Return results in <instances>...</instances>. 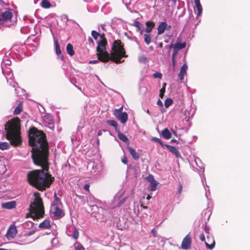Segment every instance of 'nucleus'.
Returning a JSON list of instances; mask_svg holds the SVG:
<instances>
[{"instance_id": "nucleus-1", "label": "nucleus", "mask_w": 250, "mask_h": 250, "mask_svg": "<svg viewBox=\"0 0 250 250\" xmlns=\"http://www.w3.org/2000/svg\"><path fill=\"white\" fill-rule=\"evenodd\" d=\"M29 144L33 146L32 157L35 164L42 167V170H36L28 175L30 185L40 190L49 188L54 178L48 173V146L45 134L33 127L29 133Z\"/></svg>"}, {"instance_id": "nucleus-2", "label": "nucleus", "mask_w": 250, "mask_h": 250, "mask_svg": "<svg viewBox=\"0 0 250 250\" xmlns=\"http://www.w3.org/2000/svg\"><path fill=\"white\" fill-rule=\"evenodd\" d=\"M91 35L93 38L97 41V54L98 60L103 62H108L109 60L116 63H120L124 62L121 59L123 57H126L125 52L120 40H116L114 42L111 55L106 51L107 41L104 37V35H101L98 32L93 30Z\"/></svg>"}, {"instance_id": "nucleus-3", "label": "nucleus", "mask_w": 250, "mask_h": 250, "mask_svg": "<svg viewBox=\"0 0 250 250\" xmlns=\"http://www.w3.org/2000/svg\"><path fill=\"white\" fill-rule=\"evenodd\" d=\"M6 139L10 141V144L17 146L21 143L20 136V120L14 118L9 121L5 125Z\"/></svg>"}, {"instance_id": "nucleus-4", "label": "nucleus", "mask_w": 250, "mask_h": 250, "mask_svg": "<svg viewBox=\"0 0 250 250\" xmlns=\"http://www.w3.org/2000/svg\"><path fill=\"white\" fill-rule=\"evenodd\" d=\"M34 200L30 205V214L34 220L42 217L44 213V206L40 193H34Z\"/></svg>"}, {"instance_id": "nucleus-5", "label": "nucleus", "mask_w": 250, "mask_h": 250, "mask_svg": "<svg viewBox=\"0 0 250 250\" xmlns=\"http://www.w3.org/2000/svg\"><path fill=\"white\" fill-rule=\"evenodd\" d=\"M13 17V10L8 9L0 14V25H8V22L11 21Z\"/></svg>"}, {"instance_id": "nucleus-6", "label": "nucleus", "mask_w": 250, "mask_h": 250, "mask_svg": "<svg viewBox=\"0 0 250 250\" xmlns=\"http://www.w3.org/2000/svg\"><path fill=\"white\" fill-rule=\"evenodd\" d=\"M62 204H52L50 208V212L55 217L60 218L64 215L62 209Z\"/></svg>"}, {"instance_id": "nucleus-7", "label": "nucleus", "mask_w": 250, "mask_h": 250, "mask_svg": "<svg viewBox=\"0 0 250 250\" xmlns=\"http://www.w3.org/2000/svg\"><path fill=\"white\" fill-rule=\"evenodd\" d=\"M123 107H120L119 109H115L114 114L122 124H125L127 120L128 115L126 112H123Z\"/></svg>"}, {"instance_id": "nucleus-8", "label": "nucleus", "mask_w": 250, "mask_h": 250, "mask_svg": "<svg viewBox=\"0 0 250 250\" xmlns=\"http://www.w3.org/2000/svg\"><path fill=\"white\" fill-rule=\"evenodd\" d=\"M17 234V229L16 227L14 225H11L9 227L5 236L8 240H10L14 238Z\"/></svg>"}, {"instance_id": "nucleus-9", "label": "nucleus", "mask_w": 250, "mask_h": 250, "mask_svg": "<svg viewBox=\"0 0 250 250\" xmlns=\"http://www.w3.org/2000/svg\"><path fill=\"white\" fill-rule=\"evenodd\" d=\"M42 120L45 126H47L50 129L54 128V122L52 119V117L47 114L43 116Z\"/></svg>"}, {"instance_id": "nucleus-10", "label": "nucleus", "mask_w": 250, "mask_h": 250, "mask_svg": "<svg viewBox=\"0 0 250 250\" xmlns=\"http://www.w3.org/2000/svg\"><path fill=\"white\" fill-rule=\"evenodd\" d=\"M191 245V237L189 234L186 235V236L184 238L182 243L181 247L183 249L188 250L189 249Z\"/></svg>"}, {"instance_id": "nucleus-11", "label": "nucleus", "mask_w": 250, "mask_h": 250, "mask_svg": "<svg viewBox=\"0 0 250 250\" xmlns=\"http://www.w3.org/2000/svg\"><path fill=\"white\" fill-rule=\"evenodd\" d=\"M148 181L150 184V190L152 191H155L157 189V186L158 184L157 181H156L153 176L151 175H149L147 177Z\"/></svg>"}, {"instance_id": "nucleus-12", "label": "nucleus", "mask_w": 250, "mask_h": 250, "mask_svg": "<svg viewBox=\"0 0 250 250\" xmlns=\"http://www.w3.org/2000/svg\"><path fill=\"white\" fill-rule=\"evenodd\" d=\"M207 236V242H205L206 247L208 249H212L215 245V241L211 235H209L208 232Z\"/></svg>"}, {"instance_id": "nucleus-13", "label": "nucleus", "mask_w": 250, "mask_h": 250, "mask_svg": "<svg viewBox=\"0 0 250 250\" xmlns=\"http://www.w3.org/2000/svg\"><path fill=\"white\" fill-rule=\"evenodd\" d=\"M127 149L135 160H138L139 159L140 154L136 150L130 146H127Z\"/></svg>"}, {"instance_id": "nucleus-14", "label": "nucleus", "mask_w": 250, "mask_h": 250, "mask_svg": "<svg viewBox=\"0 0 250 250\" xmlns=\"http://www.w3.org/2000/svg\"><path fill=\"white\" fill-rule=\"evenodd\" d=\"M166 147L168 149L169 151L176 157L179 158L181 157V155L179 151L175 146L166 145Z\"/></svg>"}, {"instance_id": "nucleus-15", "label": "nucleus", "mask_w": 250, "mask_h": 250, "mask_svg": "<svg viewBox=\"0 0 250 250\" xmlns=\"http://www.w3.org/2000/svg\"><path fill=\"white\" fill-rule=\"evenodd\" d=\"M188 70V65L187 64L185 63L182 66L180 73L178 75V77L180 80H183L184 79V75L187 73V71Z\"/></svg>"}, {"instance_id": "nucleus-16", "label": "nucleus", "mask_w": 250, "mask_h": 250, "mask_svg": "<svg viewBox=\"0 0 250 250\" xmlns=\"http://www.w3.org/2000/svg\"><path fill=\"white\" fill-rule=\"evenodd\" d=\"M16 203L15 201H10L4 203L2 204V207L6 209H12L15 208Z\"/></svg>"}, {"instance_id": "nucleus-17", "label": "nucleus", "mask_w": 250, "mask_h": 250, "mask_svg": "<svg viewBox=\"0 0 250 250\" xmlns=\"http://www.w3.org/2000/svg\"><path fill=\"white\" fill-rule=\"evenodd\" d=\"M186 46L185 42L183 43H176L173 45H171L169 47L170 48H173L174 50H180L184 48Z\"/></svg>"}, {"instance_id": "nucleus-18", "label": "nucleus", "mask_w": 250, "mask_h": 250, "mask_svg": "<svg viewBox=\"0 0 250 250\" xmlns=\"http://www.w3.org/2000/svg\"><path fill=\"white\" fill-rule=\"evenodd\" d=\"M167 24L166 22H161L158 27V34L161 35L163 34L166 30Z\"/></svg>"}, {"instance_id": "nucleus-19", "label": "nucleus", "mask_w": 250, "mask_h": 250, "mask_svg": "<svg viewBox=\"0 0 250 250\" xmlns=\"http://www.w3.org/2000/svg\"><path fill=\"white\" fill-rule=\"evenodd\" d=\"M133 25L136 27L137 31L139 32L140 35H142L144 32V27L143 25L138 21H135Z\"/></svg>"}, {"instance_id": "nucleus-20", "label": "nucleus", "mask_w": 250, "mask_h": 250, "mask_svg": "<svg viewBox=\"0 0 250 250\" xmlns=\"http://www.w3.org/2000/svg\"><path fill=\"white\" fill-rule=\"evenodd\" d=\"M146 28L145 29V31L146 33L150 34L155 26V23L152 21H148L146 22Z\"/></svg>"}, {"instance_id": "nucleus-21", "label": "nucleus", "mask_w": 250, "mask_h": 250, "mask_svg": "<svg viewBox=\"0 0 250 250\" xmlns=\"http://www.w3.org/2000/svg\"><path fill=\"white\" fill-rule=\"evenodd\" d=\"M51 227L50 221L48 220H45L44 221L40 224L39 227L42 229H47Z\"/></svg>"}, {"instance_id": "nucleus-22", "label": "nucleus", "mask_w": 250, "mask_h": 250, "mask_svg": "<svg viewBox=\"0 0 250 250\" xmlns=\"http://www.w3.org/2000/svg\"><path fill=\"white\" fill-rule=\"evenodd\" d=\"M194 1L198 11L197 15L200 16L202 13V7L200 4V0H194Z\"/></svg>"}, {"instance_id": "nucleus-23", "label": "nucleus", "mask_w": 250, "mask_h": 250, "mask_svg": "<svg viewBox=\"0 0 250 250\" xmlns=\"http://www.w3.org/2000/svg\"><path fill=\"white\" fill-rule=\"evenodd\" d=\"M162 135L166 139H169L171 137V133L167 128H165L162 131Z\"/></svg>"}, {"instance_id": "nucleus-24", "label": "nucleus", "mask_w": 250, "mask_h": 250, "mask_svg": "<svg viewBox=\"0 0 250 250\" xmlns=\"http://www.w3.org/2000/svg\"><path fill=\"white\" fill-rule=\"evenodd\" d=\"M41 6L45 9L49 8L51 7V4L48 0H42L41 3Z\"/></svg>"}, {"instance_id": "nucleus-25", "label": "nucleus", "mask_w": 250, "mask_h": 250, "mask_svg": "<svg viewBox=\"0 0 250 250\" xmlns=\"http://www.w3.org/2000/svg\"><path fill=\"white\" fill-rule=\"evenodd\" d=\"M66 51L67 53L71 56H73L74 54L73 45L70 43H68L67 45Z\"/></svg>"}, {"instance_id": "nucleus-26", "label": "nucleus", "mask_w": 250, "mask_h": 250, "mask_svg": "<svg viewBox=\"0 0 250 250\" xmlns=\"http://www.w3.org/2000/svg\"><path fill=\"white\" fill-rule=\"evenodd\" d=\"M118 136L119 138L121 140L123 141V142H124L125 143L128 142V139L127 137L125 135L122 133L121 132H118Z\"/></svg>"}, {"instance_id": "nucleus-27", "label": "nucleus", "mask_w": 250, "mask_h": 250, "mask_svg": "<svg viewBox=\"0 0 250 250\" xmlns=\"http://www.w3.org/2000/svg\"><path fill=\"white\" fill-rule=\"evenodd\" d=\"M9 146V144L7 142H2L0 143V149L2 150L8 149Z\"/></svg>"}, {"instance_id": "nucleus-28", "label": "nucleus", "mask_w": 250, "mask_h": 250, "mask_svg": "<svg viewBox=\"0 0 250 250\" xmlns=\"http://www.w3.org/2000/svg\"><path fill=\"white\" fill-rule=\"evenodd\" d=\"M144 40L147 45L151 42V38L150 34L146 33L144 35Z\"/></svg>"}, {"instance_id": "nucleus-29", "label": "nucleus", "mask_w": 250, "mask_h": 250, "mask_svg": "<svg viewBox=\"0 0 250 250\" xmlns=\"http://www.w3.org/2000/svg\"><path fill=\"white\" fill-rule=\"evenodd\" d=\"M55 49H56V53L57 55H60L62 52L61 50L59 45V44L57 41H55Z\"/></svg>"}, {"instance_id": "nucleus-30", "label": "nucleus", "mask_w": 250, "mask_h": 250, "mask_svg": "<svg viewBox=\"0 0 250 250\" xmlns=\"http://www.w3.org/2000/svg\"><path fill=\"white\" fill-rule=\"evenodd\" d=\"M22 108V104L21 103H20L15 108V109L14 111V114H15V115L19 114L21 112Z\"/></svg>"}, {"instance_id": "nucleus-31", "label": "nucleus", "mask_w": 250, "mask_h": 250, "mask_svg": "<svg viewBox=\"0 0 250 250\" xmlns=\"http://www.w3.org/2000/svg\"><path fill=\"white\" fill-rule=\"evenodd\" d=\"M73 233L72 236L75 239H77L79 236V233L78 229L75 227H73Z\"/></svg>"}, {"instance_id": "nucleus-32", "label": "nucleus", "mask_w": 250, "mask_h": 250, "mask_svg": "<svg viewBox=\"0 0 250 250\" xmlns=\"http://www.w3.org/2000/svg\"><path fill=\"white\" fill-rule=\"evenodd\" d=\"M107 123L113 127H115V129L117 130L118 128V124L114 120H108L107 121Z\"/></svg>"}, {"instance_id": "nucleus-33", "label": "nucleus", "mask_w": 250, "mask_h": 250, "mask_svg": "<svg viewBox=\"0 0 250 250\" xmlns=\"http://www.w3.org/2000/svg\"><path fill=\"white\" fill-rule=\"evenodd\" d=\"M74 246L75 250H85L84 247L78 242L75 243Z\"/></svg>"}, {"instance_id": "nucleus-34", "label": "nucleus", "mask_w": 250, "mask_h": 250, "mask_svg": "<svg viewBox=\"0 0 250 250\" xmlns=\"http://www.w3.org/2000/svg\"><path fill=\"white\" fill-rule=\"evenodd\" d=\"M173 101L170 98L167 99L165 101V106L166 108L168 107L170 105L172 104Z\"/></svg>"}, {"instance_id": "nucleus-35", "label": "nucleus", "mask_w": 250, "mask_h": 250, "mask_svg": "<svg viewBox=\"0 0 250 250\" xmlns=\"http://www.w3.org/2000/svg\"><path fill=\"white\" fill-rule=\"evenodd\" d=\"M166 85V83H164L163 88L160 91V97L162 98L164 96V93L165 92V86Z\"/></svg>"}, {"instance_id": "nucleus-36", "label": "nucleus", "mask_w": 250, "mask_h": 250, "mask_svg": "<svg viewBox=\"0 0 250 250\" xmlns=\"http://www.w3.org/2000/svg\"><path fill=\"white\" fill-rule=\"evenodd\" d=\"M54 198H55V201L52 204H61L60 200L57 197V194L56 193L54 194Z\"/></svg>"}, {"instance_id": "nucleus-37", "label": "nucleus", "mask_w": 250, "mask_h": 250, "mask_svg": "<svg viewBox=\"0 0 250 250\" xmlns=\"http://www.w3.org/2000/svg\"><path fill=\"white\" fill-rule=\"evenodd\" d=\"M121 161L123 163L125 164H127V157L125 155H124L123 157L121 158Z\"/></svg>"}, {"instance_id": "nucleus-38", "label": "nucleus", "mask_w": 250, "mask_h": 250, "mask_svg": "<svg viewBox=\"0 0 250 250\" xmlns=\"http://www.w3.org/2000/svg\"><path fill=\"white\" fill-rule=\"evenodd\" d=\"M162 74L160 73H159V72H156V73H155L153 74V77L154 78H162Z\"/></svg>"}, {"instance_id": "nucleus-39", "label": "nucleus", "mask_w": 250, "mask_h": 250, "mask_svg": "<svg viewBox=\"0 0 250 250\" xmlns=\"http://www.w3.org/2000/svg\"><path fill=\"white\" fill-rule=\"evenodd\" d=\"M182 189H183L182 185L181 184H179L178 188V189H177V193L178 194H180L182 191Z\"/></svg>"}, {"instance_id": "nucleus-40", "label": "nucleus", "mask_w": 250, "mask_h": 250, "mask_svg": "<svg viewBox=\"0 0 250 250\" xmlns=\"http://www.w3.org/2000/svg\"><path fill=\"white\" fill-rule=\"evenodd\" d=\"M178 51L177 50H174V52L172 55V59H175V58L177 56L178 54Z\"/></svg>"}, {"instance_id": "nucleus-41", "label": "nucleus", "mask_w": 250, "mask_h": 250, "mask_svg": "<svg viewBox=\"0 0 250 250\" xmlns=\"http://www.w3.org/2000/svg\"><path fill=\"white\" fill-rule=\"evenodd\" d=\"M84 189L86 191H89V184H85L84 185L83 187Z\"/></svg>"}, {"instance_id": "nucleus-42", "label": "nucleus", "mask_w": 250, "mask_h": 250, "mask_svg": "<svg viewBox=\"0 0 250 250\" xmlns=\"http://www.w3.org/2000/svg\"><path fill=\"white\" fill-rule=\"evenodd\" d=\"M199 238L202 241H205V237L204 235V234H200V236H199Z\"/></svg>"}, {"instance_id": "nucleus-43", "label": "nucleus", "mask_w": 250, "mask_h": 250, "mask_svg": "<svg viewBox=\"0 0 250 250\" xmlns=\"http://www.w3.org/2000/svg\"><path fill=\"white\" fill-rule=\"evenodd\" d=\"M33 225V223L32 222H26L24 224V226L26 227V226H32Z\"/></svg>"}, {"instance_id": "nucleus-44", "label": "nucleus", "mask_w": 250, "mask_h": 250, "mask_svg": "<svg viewBox=\"0 0 250 250\" xmlns=\"http://www.w3.org/2000/svg\"><path fill=\"white\" fill-rule=\"evenodd\" d=\"M99 62V60H93V61H90L89 62V63L90 64H96L97 63Z\"/></svg>"}, {"instance_id": "nucleus-45", "label": "nucleus", "mask_w": 250, "mask_h": 250, "mask_svg": "<svg viewBox=\"0 0 250 250\" xmlns=\"http://www.w3.org/2000/svg\"><path fill=\"white\" fill-rule=\"evenodd\" d=\"M157 105H158L159 106H163V103L160 100H159L157 101Z\"/></svg>"}, {"instance_id": "nucleus-46", "label": "nucleus", "mask_w": 250, "mask_h": 250, "mask_svg": "<svg viewBox=\"0 0 250 250\" xmlns=\"http://www.w3.org/2000/svg\"><path fill=\"white\" fill-rule=\"evenodd\" d=\"M153 140H154V141H155V142H158V143H161V140H160L159 139H158V138H154L153 139Z\"/></svg>"}, {"instance_id": "nucleus-47", "label": "nucleus", "mask_w": 250, "mask_h": 250, "mask_svg": "<svg viewBox=\"0 0 250 250\" xmlns=\"http://www.w3.org/2000/svg\"><path fill=\"white\" fill-rule=\"evenodd\" d=\"M172 62L173 67L174 68L175 66V64H176V62H175V59H172Z\"/></svg>"}, {"instance_id": "nucleus-48", "label": "nucleus", "mask_w": 250, "mask_h": 250, "mask_svg": "<svg viewBox=\"0 0 250 250\" xmlns=\"http://www.w3.org/2000/svg\"><path fill=\"white\" fill-rule=\"evenodd\" d=\"M88 41L89 42L91 43L93 45H94V42H93V41L92 40V39L91 38H89L88 39Z\"/></svg>"}, {"instance_id": "nucleus-49", "label": "nucleus", "mask_w": 250, "mask_h": 250, "mask_svg": "<svg viewBox=\"0 0 250 250\" xmlns=\"http://www.w3.org/2000/svg\"><path fill=\"white\" fill-rule=\"evenodd\" d=\"M125 202V199L122 200L119 203L118 206H121L122 204H123Z\"/></svg>"}, {"instance_id": "nucleus-50", "label": "nucleus", "mask_w": 250, "mask_h": 250, "mask_svg": "<svg viewBox=\"0 0 250 250\" xmlns=\"http://www.w3.org/2000/svg\"><path fill=\"white\" fill-rule=\"evenodd\" d=\"M102 133H103L102 130H99L98 132V135L101 136V135H102Z\"/></svg>"}, {"instance_id": "nucleus-51", "label": "nucleus", "mask_w": 250, "mask_h": 250, "mask_svg": "<svg viewBox=\"0 0 250 250\" xmlns=\"http://www.w3.org/2000/svg\"><path fill=\"white\" fill-rule=\"evenodd\" d=\"M1 69H2V72L3 73V74H5V72H6V70L5 69L3 68V66H2L1 67Z\"/></svg>"}, {"instance_id": "nucleus-52", "label": "nucleus", "mask_w": 250, "mask_h": 250, "mask_svg": "<svg viewBox=\"0 0 250 250\" xmlns=\"http://www.w3.org/2000/svg\"><path fill=\"white\" fill-rule=\"evenodd\" d=\"M151 232L153 233V236H156V235H155V230L154 229H153L152 230H151Z\"/></svg>"}, {"instance_id": "nucleus-53", "label": "nucleus", "mask_w": 250, "mask_h": 250, "mask_svg": "<svg viewBox=\"0 0 250 250\" xmlns=\"http://www.w3.org/2000/svg\"><path fill=\"white\" fill-rule=\"evenodd\" d=\"M151 198V197L150 196V195H148L146 197V199L147 200H149L150 198Z\"/></svg>"}, {"instance_id": "nucleus-54", "label": "nucleus", "mask_w": 250, "mask_h": 250, "mask_svg": "<svg viewBox=\"0 0 250 250\" xmlns=\"http://www.w3.org/2000/svg\"><path fill=\"white\" fill-rule=\"evenodd\" d=\"M141 206L143 208H145V209L147 208V206H143V205H142Z\"/></svg>"}, {"instance_id": "nucleus-55", "label": "nucleus", "mask_w": 250, "mask_h": 250, "mask_svg": "<svg viewBox=\"0 0 250 250\" xmlns=\"http://www.w3.org/2000/svg\"><path fill=\"white\" fill-rule=\"evenodd\" d=\"M141 59L142 60H146V58L145 57H142V58H141Z\"/></svg>"}, {"instance_id": "nucleus-56", "label": "nucleus", "mask_w": 250, "mask_h": 250, "mask_svg": "<svg viewBox=\"0 0 250 250\" xmlns=\"http://www.w3.org/2000/svg\"><path fill=\"white\" fill-rule=\"evenodd\" d=\"M146 113H147L148 114H149V115H150V112H149V110H148V109H147V110H146Z\"/></svg>"}, {"instance_id": "nucleus-57", "label": "nucleus", "mask_w": 250, "mask_h": 250, "mask_svg": "<svg viewBox=\"0 0 250 250\" xmlns=\"http://www.w3.org/2000/svg\"><path fill=\"white\" fill-rule=\"evenodd\" d=\"M93 208H98V207H97V206H93Z\"/></svg>"}, {"instance_id": "nucleus-58", "label": "nucleus", "mask_w": 250, "mask_h": 250, "mask_svg": "<svg viewBox=\"0 0 250 250\" xmlns=\"http://www.w3.org/2000/svg\"><path fill=\"white\" fill-rule=\"evenodd\" d=\"M149 48H150V49H151V50H153V47H152V46H150V47H149Z\"/></svg>"}, {"instance_id": "nucleus-59", "label": "nucleus", "mask_w": 250, "mask_h": 250, "mask_svg": "<svg viewBox=\"0 0 250 250\" xmlns=\"http://www.w3.org/2000/svg\"><path fill=\"white\" fill-rule=\"evenodd\" d=\"M0 250H7L4 249L0 248Z\"/></svg>"}, {"instance_id": "nucleus-60", "label": "nucleus", "mask_w": 250, "mask_h": 250, "mask_svg": "<svg viewBox=\"0 0 250 250\" xmlns=\"http://www.w3.org/2000/svg\"><path fill=\"white\" fill-rule=\"evenodd\" d=\"M160 47H162V43L160 44Z\"/></svg>"}]
</instances>
